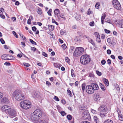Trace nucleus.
<instances>
[{
    "label": "nucleus",
    "instance_id": "f257e3e1",
    "mask_svg": "<svg viewBox=\"0 0 123 123\" xmlns=\"http://www.w3.org/2000/svg\"><path fill=\"white\" fill-rule=\"evenodd\" d=\"M42 115V112L39 109L35 110L34 112L31 114L30 118L32 120H35L40 118Z\"/></svg>",
    "mask_w": 123,
    "mask_h": 123
},
{
    "label": "nucleus",
    "instance_id": "f03ea898",
    "mask_svg": "<svg viewBox=\"0 0 123 123\" xmlns=\"http://www.w3.org/2000/svg\"><path fill=\"white\" fill-rule=\"evenodd\" d=\"M12 97H15L16 100L18 101H20L24 99L25 97L24 94L19 92L17 90L15 91L12 93Z\"/></svg>",
    "mask_w": 123,
    "mask_h": 123
},
{
    "label": "nucleus",
    "instance_id": "7ed1b4c3",
    "mask_svg": "<svg viewBox=\"0 0 123 123\" xmlns=\"http://www.w3.org/2000/svg\"><path fill=\"white\" fill-rule=\"evenodd\" d=\"M20 105L22 108L26 110L29 109L31 107V102L27 100L22 101L20 103Z\"/></svg>",
    "mask_w": 123,
    "mask_h": 123
},
{
    "label": "nucleus",
    "instance_id": "20e7f679",
    "mask_svg": "<svg viewBox=\"0 0 123 123\" xmlns=\"http://www.w3.org/2000/svg\"><path fill=\"white\" fill-rule=\"evenodd\" d=\"M90 60V56L86 54L82 55L80 58V62L83 64H86L88 63Z\"/></svg>",
    "mask_w": 123,
    "mask_h": 123
},
{
    "label": "nucleus",
    "instance_id": "39448f33",
    "mask_svg": "<svg viewBox=\"0 0 123 123\" xmlns=\"http://www.w3.org/2000/svg\"><path fill=\"white\" fill-rule=\"evenodd\" d=\"M84 50V48L82 47H77L74 52L73 55L75 57L79 56L83 54Z\"/></svg>",
    "mask_w": 123,
    "mask_h": 123
},
{
    "label": "nucleus",
    "instance_id": "423d86ee",
    "mask_svg": "<svg viewBox=\"0 0 123 123\" xmlns=\"http://www.w3.org/2000/svg\"><path fill=\"white\" fill-rule=\"evenodd\" d=\"M112 3L114 7L117 10H119L121 8V6L119 2L117 0H113Z\"/></svg>",
    "mask_w": 123,
    "mask_h": 123
},
{
    "label": "nucleus",
    "instance_id": "0eeeda50",
    "mask_svg": "<svg viewBox=\"0 0 123 123\" xmlns=\"http://www.w3.org/2000/svg\"><path fill=\"white\" fill-rule=\"evenodd\" d=\"M86 92L89 94H92L93 93L94 91L91 85L87 86L86 87Z\"/></svg>",
    "mask_w": 123,
    "mask_h": 123
},
{
    "label": "nucleus",
    "instance_id": "6e6552de",
    "mask_svg": "<svg viewBox=\"0 0 123 123\" xmlns=\"http://www.w3.org/2000/svg\"><path fill=\"white\" fill-rule=\"evenodd\" d=\"M11 108V107L9 106L4 105L1 107V109L3 111L7 114Z\"/></svg>",
    "mask_w": 123,
    "mask_h": 123
},
{
    "label": "nucleus",
    "instance_id": "1a4fd4ad",
    "mask_svg": "<svg viewBox=\"0 0 123 123\" xmlns=\"http://www.w3.org/2000/svg\"><path fill=\"white\" fill-rule=\"evenodd\" d=\"M7 114L11 116L15 117L16 116L17 113L15 110L12 108H10Z\"/></svg>",
    "mask_w": 123,
    "mask_h": 123
},
{
    "label": "nucleus",
    "instance_id": "9d476101",
    "mask_svg": "<svg viewBox=\"0 0 123 123\" xmlns=\"http://www.w3.org/2000/svg\"><path fill=\"white\" fill-rule=\"evenodd\" d=\"M99 109L101 112H106L108 110V109L104 105H102L100 107Z\"/></svg>",
    "mask_w": 123,
    "mask_h": 123
},
{
    "label": "nucleus",
    "instance_id": "9b49d317",
    "mask_svg": "<svg viewBox=\"0 0 123 123\" xmlns=\"http://www.w3.org/2000/svg\"><path fill=\"white\" fill-rule=\"evenodd\" d=\"M60 11L59 9H56L54 11L55 16V18H60L58 14L60 13Z\"/></svg>",
    "mask_w": 123,
    "mask_h": 123
},
{
    "label": "nucleus",
    "instance_id": "f8f14e48",
    "mask_svg": "<svg viewBox=\"0 0 123 123\" xmlns=\"http://www.w3.org/2000/svg\"><path fill=\"white\" fill-rule=\"evenodd\" d=\"M90 85L92 88H93V89L94 91L95 90H98L99 88L98 85L96 83H92Z\"/></svg>",
    "mask_w": 123,
    "mask_h": 123
},
{
    "label": "nucleus",
    "instance_id": "ddd939ff",
    "mask_svg": "<svg viewBox=\"0 0 123 123\" xmlns=\"http://www.w3.org/2000/svg\"><path fill=\"white\" fill-rule=\"evenodd\" d=\"M32 96L33 98H36L40 99L41 97L40 94L36 92H34L33 93Z\"/></svg>",
    "mask_w": 123,
    "mask_h": 123
},
{
    "label": "nucleus",
    "instance_id": "4468645a",
    "mask_svg": "<svg viewBox=\"0 0 123 123\" xmlns=\"http://www.w3.org/2000/svg\"><path fill=\"white\" fill-rule=\"evenodd\" d=\"M2 102L5 103L6 104H7L9 102L8 98L6 97H4L1 100Z\"/></svg>",
    "mask_w": 123,
    "mask_h": 123
},
{
    "label": "nucleus",
    "instance_id": "2eb2a0df",
    "mask_svg": "<svg viewBox=\"0 0 123 123\" xmlns=\"http://www.w3.org/2000/svg\"><path fill=\"white\" fill-rule=\"evenodd\" d=\"M84 115L83 116L86 119H89L90 117V115L89 114L88 111H86L84 113Z\"/></svg>",
    "mask_w": 123,
    "mask_h": 123
},
{
    "label": "nucleus",
    "instance_id": "dca6fc26",
    "mask_svg": "<svg viewBox=\"0 0 123 123\" xmlns=\"http://www.w3.org/2000/svg\"><path fill=\"white\" fill-rule=\"evenodd\" d=\"M35 121V123H46V122L44 120H43L40 119V118L35 120H33Z\"/></svg>",
    "mask_w": 123,
    "mask_h": 123
},
{
    "label": "nucleus",
    "instance_id": "f3484780",
    "mask_svg": "<svg viewBox=\"0 0 123 123\" xmlns=\"http://www.w3.org/2000/svg\"><path fill=\"white\" fill-rule=\"evenodd\" d=\"M8 55L7 54H4L1 56V58L4 60H11V58H7V56Z\"/></svg>",
    "mask_w": 123,
    "mask_h": 123
},
{
    "label": "nucleus",
    "instance_id": "a211bd4d",
    "mask_svg": "<svg viewBox=\"0 0 123 123\" xmlns=\"http://www.w3.org/2000/svg\"><path fill=\"white\" fill-rule=\"evenodd\" d=\"M103 81L106 86H108L109 85V82L108 80L105 78L103 79Z\"/></svg>",
    "mask_w": 123,
    "mask_h": 123
},
{
    "label": "nucleus",
    "instance_id": "6ab92c4d",
    "mask_svg": "<svg viewBox=\"0 0 123 123\" xmlns=\"http://www.w3.org/2000/svg\"><path fill=\"white\" fill-rule=\"evenodd\" d=\"M101 98L100 95L98 94H97L95 96L94 98V100L96 101H99Z\"/></svg>",
    "mask_w": 123,
    "mask_h": 123
},
{
    "label": "nucleus",
    "instance_id": "aec40b11",
    "mask_svg": "<svg viewBox=\"0 0 123 123\" xmlns=\"http://www.w3.org/2000/svg\"><path fill=\"white\" fill-rule=\"evenodd\" d=\"M119 27L120 28H123V20L120 21L118 23Z\"/></svg>",
    "mask_w": 123,
    "mask_h": 123
},
{
    "label": "nucleus",
    "instance_id": "412c9836",
    "mask_svg": "<svg viewBox=\"0 0 123 123\" xmlns=\"http://www.w3.org/2000/svg\"><path fill=\"white\" fill-rule=\"evenodd\" d=\"M99 85L100 86V88L102 90L105 91V90L106 88L103 84L100 83Z\"/></svg>",
    "mask_w": 123,
    "mask_h": 123
},
{
    "label": "nucleus",
    "instance_id": "4be33fe9",
    "mask_svg": "<svg viewBox=\"0 0 123 123\" xmlns=\"http://www.w3.org/2000/svg\"><path fill=\"white\" fill-rule=\"evenodd\" d=\"M106 16V15L105 14H103V15L101 17V23L103 25L104 24V19L105 18Z\"/></svg>",
    "mask_w": 123,
    "mask_h": 123
},
{
    "label": "nucleus",
    "instance_id": "5701e85b",
    "mask_svg": "<svg viewBox=\"0 0 123 123\" xmlns=\"http://www.w3.org/2000/svg\"><path fill=\"white\" fill-rule=\"evenodd\" d=\"M48 26L49 30L50 31H53L54 29V27L53 25H49Z\"/></svg>",
    "mask_w": 123,
    "mask_h": 123
},
{
    "label": "nucleus",
    "instance_id": "b1692460",
    "mask_svg": "<svg viewBox=\"0 0 123 123\" xmlns=\"http://www.w3.org/2000/svg\"><path fill=\"white\" fill-rule=\"evenodd\" d=\"M104 123H113L112 121L110 119H107L104 122Z\"/></svg>",
    "mask_w": 123,
    "mask_h": 123
},
{
    "label": "nucleus",
    "instance_id": "393cba45",
    "mask_svg": "<svg viewBox=\"0 0 123 123\" xmlns=\"http://www.w3.org/2000/svg\"><path fill=\"white\" fill-rule=\"evenodd\" d=\"M88 41L90 43H92L93 45H95V43L92 41V40L90 38H89V39H88Z\"/></svg>",
    "mask_w": 123,
    "mask_h": 123
},
{
    "label": "nucleus",
    "instance_id": "a878e982",
    "mask_svg": "<svg viewBox=\"0 0 123 123\" xmlns=\"http://www.w3.org/2000/svg\"><path fill=\"white\" fill-rule=\"evenodd\" d=\"M71 74L72 77H74L75 76V74H74V71L73 69L71 70Z\"/></svg>",
    "mask_w": 123,
    "mask_h": 123
},
{
    "label": "nucleus",
    "instance_id": "bb28decb",
    "mask_svg": "<svg viewBox=\"0 0 123 123\" xmlns=\"http://www.w3.org/2000/svg\"><path fill=\"white\" fill-rule=\"evenodd\" d=\"M54 67L56 68H60L59 65L58 63H55L54 64Z\"/></svg>",
    "mask_w": 123,
    "mask_h": 123
},
{
    "label": "nucleus",
    "instance_id": "cd10ccee",
    "mask_svg": "<svg viewBox=\"0 0 123 123\" xmlns=\"http://www.w3.org/2000/svg\"><path fill=\"white\" fill-rule=\"evenodd\" d=\"M74 49V47H71L69 50V52L70 53L72 54Z\"/></svg>",
    "mask_w": 123,
    "mask_h": 123
},
{
    "label": "nucleus",
    "instance_id": "c85d7f7f",
    "mask_svg": "<svg viewBox=\"0 0 123 123\" xmlns=\"http://www.w3.org/2000/svg\"><path fill=\"white\" fill-rule=\"evenodd\" d=\"M118 117L119 119L121 121H122L123 120V116H121L120 114L119 113H118Z\"/></svg>",
    "mask_w": 123,
    "mask_h": 123
},
{
    "label": "nucleus",
    "instance_id": "c756f323",
    "mask_svg": "<svg viewBox=\"0 0 123 123\" xmlns=\"http://www.w3.org/2000/svg\"><path fill=\"white\" fill-rule=\"evenodd\" d=\"M37 12L39 14H41L42 13V11L41 9L40 8L38 9Z\"/></svg>",
    "mask_w": 123,
    "mask_h": 123
},
{
    "label": "nucleus",
    "instance_id": "7c9ffc66",
    "mask_svg": "<svg viewBox=\"0 0 123 123\" xmlns=\"http://www.w3.org/2000/svg\"><path fill=\"white\" fill-rule=\"evenodd\" d=\"M30 41L32 44L34 45H37L36 43L35 42L33 41L32 40L30 39Z\"/></svg>",
    "mask_w": 123,
    "mask_h": 123
},
{
    "label": "nucleus",
    "instance_id": "2f4dec72",
    "mask_svg": "<svg viewBox=\"0 0 123 123\" xmlns=\"http://www.w3.org/2000/svg\"><path fill=\"white\" fill-rule=\"evenodd\" d=\"M86 84L85 83H83L82 85V90L83 92H84L85 89V86Z\"/></svg>",
    "mask_w": 123,
    "mask_h": 123
},
{
    "label": "nucleus",
    "instance_id": "473e14b6",
    "mask_svg": "<svg viewBox=\"0 0 123 123\" xmlns=\"http://www.w3.org/2000/svg\"><path fill=\"white\" fill-rule=\"evenodd\" d=\"M65 60L66 62H68V63H69L70 62V60L69 58L67 57H65Z\"/></svg>",
    "mask_w": 123,
    "mask_h": 123
},
{
    "label": "nucleus",
    "instance_id": "72a5a7b5",
    "mask_svg": "<svg viewBox=\"0 0 123 123\" xmlns=\"http://www.w3.org/2000/svg\"><path fill=\"white\" fill-rule=\"evenodd\" d=\"M76 19L77 20H80L81 18L80 16L79 15H78L75 17Z\"/></svg>",
    "mask_w": 123,
    "mask_h": 123
},
{
    "label": "nucleus",
    "instance_id": "f704fd0d",
    "mask_svg": "<svg viewBox=\"0 0 123 123\" xmlns=\"http://www.w3.org/2000/svg\"><path fill=\"white\" fill-rule=\"evenodd\" d=\"M93 119L94 121L96 123H97L98 118L96 116H95L93 117Z\"/></svg>",
    "mask_w": 123,
    "mask_h": 123
},
{
    "label": "nucleus",
    "instance_id": "c9c22d12",
    "mask_svg": "<svg viewBox=\"0 0 123 123\" xmlns=\"http://www.w3.org/2000/svg\"><path fill=\"white\" fill-rule=\"evenodd\" d=\"M67 118L69 120H71L72 119L71 116L70 115H68L67 116Z\"/></svg>",
    "mask_w": 123,
    "mask_h": 123
},
{
    "label": "nucleus",
    "instance_id": "e433bc0d",
    "mask_svg": "<svg viewBox=\"0 0 123 123\" xmlns=\"http://www.w3.org/2000/svg\"><path fill=\"white\" fill-rule=\"evenodd\" d=\"M96 74L98 76H100L102 75L101 73L98 70L96 71Z\"/></svg>",
    "mask_w": 123,
    "mask_h": 123
},
{
    "label": "nucleus",
    "instance_id": "4c0bfd02",
    "mask_svg": "<svg viewBox=\"0 0 123 123\" xmlns=\"http://www.w3.org/2000/svg\"><path fill=\"white\" fill-rule=\"evenodd\" d=\"M52 12V9H50L49 10L48 12L47 13L48 15L50 16H51V13Z\"/></svg>",
    "mask_w": 123,
    "mask_h": 123
},
{
    "label": "nucleus",
    "instance_id": "58836bf2",
    "mask_svg": "<svg viewBox=\"0 0 123 123\" xmlns=\"http://www.w3.org/2000/svg\"><path fill=\"white\" fill-rule=\"evenodd\" d=\"M59 18H59V19H60V18H62L64 19H66L64 17V15H63L62 14H61L60 15H59Z\"/></svg>",
    "mask_w": 123,
    "mask_h": 123
},
{
    "label": "nucleus",
    "instance_id": "ea45409f",
    "mask_svg": "<svg viewBox=\"0 0 123 123\" xmlns=\"http://www.w3.org/2000/svg\"><path fill=\"white\" fill-rule=\"evenodd\" d=\"M23 64L24 65V66L26 67H28L30 66V64L29 63L25 62H24Z\"/></svg>",
    "mask_w": 123,
    "mask_h": 123
},
{
    "label": "nucleus",
    "instance_id": "a19ab883",
    "mask_svg": "<svg viewBox=\"0 0 123 123\" xmlns=\"http://www.w3.org/2000/svg\"><path fill=\"white\" fill-rule=\"evenodd\" d=\"M96 39L98 43H100L101 42V40L100 37H97Z\"/></svg>",
    "mask_w": 123,
    "mask_h": 123
},
{
    "label": "nucleus",
    "instance_id": "79ce46f5",
    "mask_svg": "<svg viewBox=\"0 0 123 123\" xmlns=\"http://www.w3.org/2000/svg\"><path fill=\"white\" fill-rule=\"evenodd\" d=\"M90 25L91 26H93L94 25V23L93 21H92L90 22Z\"/></svg>",
    "mask_w": 123,
    "mask_h": 123
},
{
    "label": "nucleus",
    "instance_id": "37998d69",
    "mask_svg": "<svg viewBox=\"0 0 123 123\" xmlns=\"http://www.w3.org/2000/svg\"><path fill=\"white\" fill-rule=\"evenodd\" d=\"M67 92L68 94L71 97L72 96L71 91L69 90H67Z\"/></svg>",
    "mask_w": 123,
    "mask_h": 123
},
{
    "label": "nucleus",
    "instance_id": "c03bdc74",
    "mask_svg": "<svg viewBox=\"0 0 123 123\" xmlns=\"http://www.w3.org/2000/svg\"><path fill=\"white\" fill-rule=\"evenodd\" d=\"M106 63V61L105 60H102L101 63L103 65H104Z\"/></svg>",
    "mask_w": 123,
    "mask_h": 123
},
{
    "label": "nucleus",
    "instance_id": "a18cd8bd",
    "mask_svg": "<svg viewBox=\"0 0 123 123\" xmlns=\"http://www.w3.org/2000/svg\"><path fill=\"white\" fill-rule=\"evenodd\" d=\"M91 111L92 113L94 114H95L97 113L96 111L95 110L93 109H91Z\"/></svg>",
    "mask_w": 123,
    "mask_h": 123
},
{
    "label": "nucleus",
    "instance_id": "49530a36",
    "mask_svg": "<svg viewBox=\"0 0 123 123\" xmlns=\"http://www.w3.org/2000/svg\"><path fill=\"white\" fill-rule=\"evenodd\" d=\"M94 35L95 36L97 37H100L98 33L97 32H96L94 33Z\"/></svg>",
    "mask_w": 123,
    "mask_h": 123
},
{
    "label": "nucleus",
    "instance_id": "de8ad7c7",
    "mask_svg": "<svg viewBox=\"0 0 123 123\" xmlns=\"http://www.w3.org/2000/svg\"><path fill=\"white\" fill-rule=\"evenodd\" d=\"M54 99L55 100L58 101H59V98L56 96H55L54 98Z\"/></svg>",
    "mask_w": 123,
    "mask_h": 123
},
{
    "label": "nucleus",
    "instance_id": "09e8293b",
    "mask_svg": "<svg viewBox=\"0 0 123 123\" xmlns=\"http://www.w3.org/2000/svg\"><path fill=\"white\" fill-rule=\"evenodd\" d=\"M100 4L99 3H97L95 6V7L96 8L98 9L99 7Z\"/></svg>",
    "mask_w": 123,
    "mask_h": 123
},
{
    "label": "nucleus",
    "instance_id": "8fccbe9b",
    "mask_svg": "<svg viewBox=\"0 0 123 123\" xmlns=\"http://www.w3.org/2000/svg\"><path fill=\"white\" fill-rule=\"evenodd\" d=\"M0 41L1 43L3 44L5 43V42L3 39L1 38L0 39Z\"/></svg>",
    "mask_w": 123,
    "mask_h": 123
},
{
    "label": "nucleus",
    "instance_id": "3c124183",
    "mask_svg": "<svg viewBox=\"0 0 123 123\" xmlns=\"http://www.w3.org/2000/svg\"><path fill=\"white\" fill-rule=\"evenodd\" d=\"M62 47L64 49H65L66 48L67 46L65 44H64L63 45H62Z\"/></svg>",
    "mask_w": 123,
    "mask_h": 123
},
{
    "label": "nucleus",
    "instance_id": "603ef678",
    "mask_svg": "<svg viewBox=\"0 0 123 123\" xmlns=\"http://www.w3.org/2000/svg\"><path fill=\"white\" fill-rule=\"evenodd\" d=\"M42 54L45 57H48L47 54L45 52H42Z\"/></svg>",
    "mask_w": 123,
    "mask_h": 123
},
{
    "label": "nucleus",
    "instance_id": "864d4df0",
    "mask_svg": "<svg viewBox=\"0 0 123 123\" xmlns=\"http://www.w3.org/2000/svg\"><path fill=\"white\" fill-rule=\"evenodd\" d=\"M12 33L17 38H18V35H17V34L16 33V32L14 31H13Z\"/></svg>",
    "mask_w": 123,
    "mask_h": 123
},
{
    "label": "nucleus",
    "instance_id": "5fc2aeb1",
    "mask_svg": "<svg viewBox=\"0 0 123 123\" xmlns=\"http://www.w3.org/2000/svg\"><path fill=\"white\" fill-rule=\"evenodd\" d=\"M60 113L63 116H64L66 114L65 113L64 111H61Z\"/></svg>",
    "mask_w": 123,
    "mask_h": 123
},
{
    "label": "nucleus",
    "instance_id": "6e6d98bb",
    "mask_svg": "<svg viewBox=\"0 0 123 123\" xmlns=\"http://www.w3.org/2000/svg\"><path fill=\"white\" fill-rule=\"evenodd\" d=\"M105 31L106 33H110V31L106 29H105Z\"/></svg>",
    "mask_w": 123,
    "mask_h": 123
},
{
    "label": "nucleus",
    "instance_id": "4d7b16f0",
    "mask_svg": "<svg viewBox=\"0 0 123 123\" xmlns=\"http://www.w3.org/2000/svg\"><path fill=\"white\" fill-rule=\"evenodd\" d=\"M107 64L110 65L111 64V60L108 59L107 60Z\"/></svg>",
    "mask_w": 123,
    "mask_h": 123
},
{
    "label": "nucleus",
    "instance_id": "13d9d810",
    "mask_svg": "<svg viewBox=\"0 0 123 123\" xmlns=\"http://www.w3.org/2000/svg\"><path fill=\"white\" fill-rule=\"evenodd\" d=\"M32 30L34 31H35L36 30L37 28L35 26H33L32 27Z\"/></svg>",
    "mask_w": 123,
    "mask_h": 123
},
{
    "label": "nucleus",
    "instance_id": "bf43d9fd",
    "mask_svg": "<svg viewBox=\"0 0 123 123\" xmlns=\"http://www.w3.org/2000/svg\"><path fill=\"white\" fill-rule=\"evenodd\" d=\"M83 37L85 38H86L87 39V40L89 39V37L88 36H87L85 35H83Z\"/></svg>",
    "mask_w": 123,
    "mask_h": 123
},
{
    "label": "nucleus",
    "instance_id": "052dcab7",
    "mask_svg": "<svg viewBox=\"0 0 123 123\" xmlns=\"http://www.w3.org/2000/svg\"><path fill=\"white\" fill-rule=\"evenodd\" d=\"M91 13V11H90V9H89L87 12V14L88 15H90Z\"/></svg>",
    "mask_w": 123,
    "mask_h": 123
},
{
    "label": "nucleus",
    "instance_id": "680f3d73",
    "mask_svg": "<svg viewBox=\"0 0 123 123\" xmlns=\"http://www.w3.org/2000/svg\"><path fill=\"white\" fill-rule=\"evenodd\" d=\"M11 19L13 22L15 21L16 20V18L15 17H12L11 18Z\"/></svg>",
    "mask_w": 123,
    "mask_h": 123
},
{
    "label": "nucleus",
    "instance_id": "e2e57ef3",
    "mask_svg": "<svg viewBox=\"0 0 123 123\" xmlns=\"http://www.w3.org/2000/svg\"><path fill=\"white\" fill-rule=\"evenodd\" d=\"M8 55L7 56V57H9V58H11V60L13 59V57L11 55Z\"/></svg>",
    "mask_w": 123,
    "mask_h": 123
},
{
    "label": "nucleus",
    "instance_id": "0e129e2a",
    "mask_svg": "<svg viewBox=\"0 0 123 123\" xmlns=\"http://www.w3.org/2000/svg\"><path fill=\"white\" fill-rule=\"evenodd\" d=\"M27 24H28L30 25L31 24V20L30 18L28 19L27 21Z\"/></svg>",
    "mask_w": 123,
    "mask_h": 123
},
{
    "label": "nucleus",
    "instance_id": "69168bd1",
    "mask_svg": "<svg viewBox=\"0 0 123 123\" xmlns=\"http://www.w3.org/2000/svg\"><path fill=\"white\" fill-rule=\"evenodd\" d=\"M107 53L108 54H111V50L110 49H108L107 50Z\"/></svg>",
    "mask_w": 123,
    "mask_h": 123
},
{
    "label": "nucleus",
    "instance_id": "338daca9",
    "mask_svg": "<svg viewBox=\"0 0 123 123\" xmlns=\"http://www.w3.org/2000/svg\"><path fill=\"white\" fill-rule=\"evenodd\" d=\"M31 50L32 51H35L36 50V49L35 47H31Z\"/></svg>",
    "mask_w": 123,
    "mask_h": 123
},
{
    "label": "nucleus",
    "instance_id": "774afa93",
    "mask_svg": "<svg viewBox=\"0 0 123 123\" xmlns=\"http://www.w3.org/2000/svg\"><path fill=\"white\" fill-rule=\"evenodd\" d=\"M0 16L1 18L3 19L5 18V16L2 14H0Z\"/></svg>",
    "mask_w": 123,
    "mask_h": 123
}]
</instances>
